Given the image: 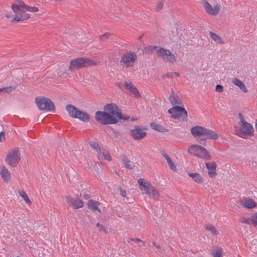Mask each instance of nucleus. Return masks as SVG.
I'll return each mask as SVG.
<instances>
[{
    "label": "nucleus",
    "instance_id": "39448f33",
    "mask_svg": "<svg viewBox=\"0 0 257 257\" xmlns=\"http://www.w3.org/2000/svg\"><path fill=\"white\" fill-rule=\"evenodd\" d=\"M96 62L95 60L90 59L86 57L78 58L72 60L69 63V70L73 71L74 69H79L83 67L95 65Z\"/></svg>",
    "mask_w": 257,
    "mask_h": 257
},
{
    "label": "nucleus",
    "instance_id": "7ed1b4c3",
    "mask_svg": "<svg viewBox=\"0 0 257 257\" xmlns=\"http://www.w3.org/2000/svg\"><path fill=\"white\" fill-rule=\"evenodd\" d=\"M190 132L194 137L197 138V142L203 146H206L207 139L216 140L218 138L215 132L201 126L192 127Z\"/></svg>",
    "mask_w": 257,
    "mask_h": 257
},
{
    "label": "nucleus",
    "instance_id": "6e6552de",
    "mask_svg": "<svg viewBox=\"0 0 257 257\" xmlns=\"http://www.w3.org/2000/svg\"><path fill=\"white\" fill-rule=\"evenodd\" d=\"M239 118H240L239 125H242V126L246 128V131L243 132L242 130H234L235 134L242 138H245L248 135H252L253 134V127L252 125L246 121L241 113L238 114Z\"/></svg>",
    "mask_w": 257,
    "mask_h": 257
},
{
    "label": "nucleus",
    "instance_id": "c9c22d12",
    "mask_svg": "<svg viewBox=\"0 0 257 257\" xmlns=\"http://www.w3.org/2000/svg\"><path fill=\"white\" fill-rule=\"evenodd\" d=\"M250 220L254 226H257V212L251 216Z\"/></svg>",
    "mask_w": 257,
    "mask_h": 257
},
{
    "label": "nucleus",
    "instance_id": "c03bdc74",
    "mask_svg": "<svg viewBox=\"0 0 257 257\" xmlns=\"http://www.w3.org/2000/svg\"><path fill=\"white\" fill-rule=\"evenodd\" d=\"M131 240L132 241H134L136 243H140V242H142V241L141 239H139V238H131V239H128V242H130Z\"/></svg>",
    "mask_w": 257,
    "mask_h": 257
},
{
    "label": "nucleus",
    "instance_id": "a878e982",
    "mask_svg": "<svg viewBox=\"0 0 257 257\" xmlns=\"http://www.w3.org/2000/svg\"><path fill=\"white\" fill-rule=\"evenodd\" d=\"M99 203L96 201L90 200L88 202V207L89 209L92 210H97L99 212H101L100 209L98 207Z\"/></svg>",
    "mask_w": 257,
    "mask_h": 257
},
{
    "label": "nucleus",
    "instance_id": "423d86ee",
    "mask_svg": "<svg viewBox=\"0 0 257 257\" xmlns=\"http://www.w3.org/2000/svg\"><path fill=\"white\" fill-rule=\"evenodd\" d=\"M95 118L98 123L103 125L116 124L118 122V119L116 117L104 110L96 111Z\"/></svg>",
    "mask_w": 257,
    "mask_h": 257
},
{
    "label": "nucleus",
    "instance_id": "603ef678",
    "mask_svg": "<svg viewBox=\"0 0 257 257\" xmlns=\"http://www.w3.org/2000/svg\"><path fill=\"white\" fill-rule=\"evenodd\" d=\"M255 128L256 130V131L257 132V119L256 120V122H255Z\"/></svg>",
    "mask_w": 257,
    "mask_h": 257
},
{
    "label": "nucleus",
    "instance_id": "6ab92c4d",
    "mask_svg": "<svg viewBox=\"0 0 257 257\" xmlns=\"http://www.w3.org/2000/svg\"><path fill=\"white\" fill-rule=\"evenodd\" d=\"M240 205L246 208H252L256 206V203L253 199L245 197L240 200Z\"/></svg>",
    "mask_w": 257,
    "mask_h": 257
},
{
    "label": "nucleus",
    "instance_id": "2f4dec72",
    "mask_svg": "<svg viewBox=\"0 0 257 257\" xmlns=\"http://www.w3.org/2000/svg\"><path fill=\"white\" fill-rule=\"evenodd\" d=\"M205 228L206 230L210 231L214 235H217L218 234V231L215 227L212 224H208L205 225Z\"/></svg>",
    "mask_w": 257,
    "mask_h": 257
},
{
    "label": "nucleus",
    "instance_id": "473e14b6",
    "mask_svg": "<svg viewBox=\"0 0 257 257\" xmlns=\"http://www.w3.org/2000/svg\"><path fill=\"white\" fill-rule=\"evenodd\" d=\"M89 144L90 147L96 150V151H97V152L98 153H101V150L100 147L99 146V144L97 143L92 141V142H89Z\"/></svg>",
    "mask_w": 257,
    "mask_h": 257
},
{
    "label": "nucleus",
    "instance_id": "4c0bfd02",
    "mask_svg": "<svg viewBox=\"0 0 257 257\" xmlns=\"http://www.w3.org/2000/svg\"><path fill=\"white\" fill-rule=\"evenodd\" d=\"M110 35V34L109 33H106L104 34L101 35L100 36V41H105L109 38Z\"/></svg>",
    "mask_w": 257,
    "mask_h": 257
},
{
    "label": "nucleus",
    "instance_id": "9d476101",
    "mask_svg": "<svg viewBox=\"0 0 257 257\" xmlns=\"http://www.w3.org/2000/svg\"><path fill=\"white\" fill-rule=\"evenodd\" d=\"M137 55L134 52L125 53L121 57L120 64L123 68L133 67L137 61Z\"/></svg>",
    "mask_w": 257,
    "mask_h": 257
},
{
    "label": "nucleus",
    "instance_id": "20e7f679",
    "mask_svg": "<svg viewBox=\"0 0 257 257\" xmlns=\"http://www.w3.org/2000/svg\"><path fill=\"white\" fill-rule=\"evenodd\" d=\"M139 187L143 194H147L150 198L157 200L159 197L158 190L154 187L151 182L145 181L144 179L140 178L138 180Z\"/></svg>",
    "mask_w": 257,
    "mask_h": 257
},
{
    "label": "nucleus",
    "instance_id": "72a5a7b5",
    "mask_svg": "<svg viewBox=\"0 0 257 257\" xmlns=\"http://www.w3.org/2000/svg\"><path fill=\"white\" fill-rule=\"evenodd\" d=\"M15 88V87L8 86L4 88H0L1 93H9L12 92Z\"/></svg>",
    "mask_w": 257,
    "mask_h": 257
},
{
    "label": "nucleus",
    "instance_id": "ddd939ff",
    "mask_svg": "<svg viewBox=\"0 0 257 257\" xmlns=\"http://www.w3.org/2000/svg\"><path fill=\"white\" fill-rule=\"evenodd\" d=\"M103 109L104 111L111 114L112 116L116 117L117 119L119 118L125 120L129 118L128 117H124L122 115L120 110L114 103H111L106 104L104 106Z\"/></svg>",
    "mask_w": 257,
    "mask_h": 257
},
{
    "label": "nucleus",
    "instance_id": "0eeeda50",
    "mask_svg": "<svg viewBox=\"0 0 257 257\" xmlns=\"http://www.w3.org/2000/svg\"><path fill=\"white\" fill-rule=\"evenodd\" d=\"M188 152L191 155L206 160H209L211 159V156L207 150L199 145L190 146L188 149Z\"/></svg>",
    "mask_w": 257,
    "mask_h": 257
},
{
    "label": "nucleus",
    "instance_id": "f704fd0d",
    "mask_svg": "<svg viewBox=\"0 0 257 257\" xmlns=\"http://www.w3.org/2000/svg\"><path fill=\"white\" fill-rule=\"evenodd\" d=\"M100 154H102L104 157V159L108 161L111 160V156L109 153V152L106 150H103V152Z\"/></svg>",
    "mask_w": 257,
    "mask_h": 257
},
{
    "label": "nucleus",
    "instance_id": "b1692460",
    "mask_svg": "<svg viewBox=\"0 0 257 257\" xmlns=\"http://www.w3.org/2000/svg\"><path fill=\"white\" fill-rule=\"evenodd\" d=\"M66 109L68 112L69 115L72 117L74 118L76 116V113L79 109L72 105L68 104L66 106Z\"/></svg>",
    "mask_w": 257,
    "mask_h": 257
},
{
    "label": "nucleus",
    "instance_id": "09e8293b",
    "mask_svg": "<svg viewBox=\"0 0 257 257\" xmlns=\"http://www.w3.org/2000/svg\"><path fill=\"white\" fill-rule=\"evenodd\" d=\"M165 76H166L167 77H168V78H169V77H172L173 76V73H168L166 74L165 75Z\"/></svg>",
    "mask_w": 257,
    "mask_h": 257
},
{
    "label": "nucleus",
    "instance_id": "3c124183",
    "mask_svg": "<svg viewBox=\"0 0 257 257\" xmlns=\"http://www.w3.org/2000/svg\"><path fill=\"white\" fill-rule=\"evenodd\" d=\"M153 245H154L155 247H156L157 248H159L160 247V246H159V245H156V244H155V242H153Z\"/></svg>",
    "mask_w": 257,
    "mask_h": 257
},
{
    "label": "nucleus",
    "instance_id": "c756f323",
    "mask_svg": "<svg viewBox=\"0 0 257 257\" xmlns=\"http://www.w3.org/2000/svg\"><path fill=\"white\" fill-rule=\"evenodd\" d=\"M121 159L123 162L125 167L128 169L132 170L133 169V167L131 165V162L130 160L128 159L127 157L123 154L121 155Z\"/></svg>",
    "mask_w": 257,
    "mask_h": 257
},
{
    "label": "nucleus",
    "instance_id": "37998d69",
    "mask_svg": "<svg viewBox=\"0 0 257 257\" xmlns=\"http://www.w3.org/2000/svg\"><path fill=\"white\" fill-rule=\"evenodd\" d=\"M215 90L218 92H222L223 91V87L221 85H217L215 87Z\"/></svg>",
    "mask_w": 257,
    "mask_h": 257
},
{
    "label": "nucleus",
    "instance_id": "f8f14e48",
    "mask_svg": "<svg viewBox=\"0 0 257 257\" xmlns=\"http://www.w3.org/2000/svg\"><path fill=\"white\" fill-rule=\"evenodd\" d=\"M157 56L164 61L172 64L177 60L176 56L169 50L163 48L158 49Z\"/></svg>",
    "mask_w": 257,
    "mask_h": 257
},
{
    "label": "nucleus",
    "instance_id": "1a4fd4ad",
    "mask_svg": "<svg viewBox=\"0 0 257 257\" xmlns=\"http://www.w3.org/2000/svg\"><path fill=\"white\" fill-rule=\"evenodd\" d=\"M36 103L40 110L53 111L55 110V107L51 100L43 96L37 97L35 98Z\"/></svg>",
    "mask_w": 257,
    "mask_h": 257
},
{
    "label": "nucleus",
    "instance_id": "4468645a",
    "mask_svg": "<svg viewBox=\"0 0 257 257\" xmlns=\"http://www.w3.org/2000/svg\"><path fill=\"white\" fill-rule=\"evenodd\" d=\"M203 7L206 12L212 16H216L218 13L220 8V6L217 4L212 7L207 1L203 2Z\"/></svg>",
    "mask_w": 257,
    "mask_h": 257
},
{
    "label": "nucleus",
    "instance_id": "aec40b11",
    "mask_svg": "<svg viewBox=\"0 0 257 257\" xmlns=\"http://www.w3.org/2000/svg\"><path fill=\"white\" fill-rule=\"evenodd\" d=\"M206 168L208 169V175L211 178H213L216 174V165L215 162H211L205 164Z\"/></svg>",
    "mask_w": 257,
    "mask_h": 257
},
{
    "label": "nucleus",
    "instance_id": "2eb2a0df",
    "mask_svg": "<svg viewBox=\"0 0 257 257\" xmlns=\"http://www.w3.org/2000/svg\"><path fill=\"white\" fill-rule=\"evenodd\" d=\"M66 201L67 203L75 209H78L83 206L84 203L83 201L77 198L74 199L70 196L66 197Z\"/></svg>",
    "mask_w": 257,
    "mask_h": 257
},
{
    "label": "nucleus",
    "instance_id": "79ce46f5",
    "mask_svg": "<svg viewBox=\"0 0 257 257\" xmlns=\"http://www.w3.org/2000/svg\"><path fill=\"white\" fill-rule=\"evenodd\" d=\"M119 190L120 191V194L122 197H125L126 195V191L125 190H123L122 188L121 187H119Z\"/></svg>",
    "mask_w": 257,
    "mask_h": 257
},
{
    "label": "nucleus",
    "instance_id": "58836bf2",
    "mask_svg": "<svg viewBox=\"0 0 257 257\" xmlns=\"http://www.w3.org/2000/svg\"><path fill=\"white\" fill-rule=\"evenodd\" d=\"M96 226L99 227V230L100 231L103 232L104 233H107V230L106 228L102 224H100L99 223H97L96 224Z\"/></svg>",
    "mask_w": 257,
    "mask_h": 257
},
{
    "label": "nucleus",
    "instance_id": "5701e85b",
    "mask_svg": "<svg viewBox=\"0 0 257 257\" xmlns=\"http://www.w3.org/2000/svg\"><path fill=\"white\" fill-rule=\"evenodd\" d=\"M232 82L235 86H238L243 92L246 93L247 92V89L244 84L238 78H234Z\"/></svg>",
    "mask_w": 257,
    "mask_h": 257
},
{
    "label": "nucleus",
    "instance_id": "9b49d317",
    "mask_svg": "<svg viewBox=\"0 0 257 257\" xmlns=\"http://www.w3.org/2000/svg\"><path fill=\"white\" fill-rule=\"evenodd\" d=\"M20 160V154L17 148L10 150L7 153L5 159L7 163L12 167H16Z\"/></svg>",
    "mask_w": 257,
    "mask_h": 257
},
{
    "label": "nucleus",
    "instance_id": "f3484780",
    "mask_svg": "<svg viewBox=\"0 0 257 257\" xmlns=\"http://www.w3.org/2000/svg\"><path fill=\"white\" fill-rule=\"evenodd\" d=\"M122 84L126 88L130 90L134 97L136 98L141 97L140 92L131 82L124 81Z\"/></svg>",
    "mask_w": 257,
    "mask_h": 257
},
{
    "label": "nucleus",
    "instance_id": "4be33fe9",
    "mask_svg": "<svg viewBox=\"0 0 257 257\" xmlns=\"http://www.w3.org/2000/svg\"><path fill=\"white\" fill-rule=\"evenodd\" d=\"M188 175L196 183L198 184L203 183L204 179L202 176L199 173L187 172Z\"/></svg>",
    "mask_w": 257,
    "mask_h": 257
},
{
    "label": "nucleus",
    "instance_id": "c85d7f7f",
    "mask_svg": "<svg viewBox=\"0 0 257 257\" xmlns=\"http://www.w3.org/2000/svg\"><path fill=\"white\" fill-rule=\"evenodd\" d=\"M18 193L20 196L23 198V199L28 204L30 205L32 204V201L30 200L26 192L24 190H19L18 191Z\"/></svg>",
    "mask_w": 257,
    "mask_h": 257
},
{
    "label": "nucleus",
    "instance_id": "ea45409f",
    "mask_svg": "<svg viewBox=\"0 0 257 257\" xmlns=\"http://www.w3.org/2000/svg\"><path fill=\"white\" fill-rule=\"evenodd\" d=\"M239 221L241 223H245L247 224H249L250 223V220L249 219L245 218L244 217H240L239 219Z\"/></svg>",
    "mask_w": 257,
    "mask_h": 257
},
{
    "label": "nucleus",
    "instance_id": "49530a36",
    "mask_svg": "<svg viewBox=\"0 0 257 257\" xmlns=\"http://www.w3.org/2000/svg\"><path fill=\"white\" fill-rule=\"evenodd\" d=\"M240 128H238V127L237 126H234V128L235 130H242L243 131V132H244V131H246V128L245 127H244L243 126H242V125H240Z\"/></svg>",
    "mask_w": 257,
    "mask_h": 257
},
{
    "label": "nucleus",
    "instance_id": "a18cd8bd",
    "mask_svg": "<svg viewBox=\"0 0 257 257\" xmlns=\"http://www.w3.org/2000/svg\"><path fill=\"white\" fill-rule=\"evenodd\" d=\"M5 139V133L1 132L0 133V142H2L3 140Z\"/></svg>",
    "mask_w": 257,
    "mask_h": 257
},
{
    "label": "nucleus",
    "instance_id": "f03ea898",
    "mask_svg": "<svg viewBox=\"0 0 257 257\" xmlns=\"http://www.w3.org/2000/svg\"><path fill=\"white\" fill-rule=\"evenodd\" d=\"M169 100L173 106L169 109L168 112L171 114V117L178 119L181 117L186 118L187 112L183 107L182 100L179 96L175 94L173 90H171Z\"/></svg>",
    "mask_w": 257,
    "mask_h": 257
},
{
    "label": "nucleus",
    "instance_id": "e433bc0d",
    "mask_svg": "<svg viewBox=\"0 0 257 257\" xmlns=\"http://www.w3.org/2000/svg\"><path fill=\"white\" fill-rule=\"evenodd\" d=\"M159 48H162L161 47L155 46H150L148 47V50L151 52L152 53L156 51V54L157 55V52L158 51Z\"/></svg>",
    "mask_w": 257,
    "mask_h": 257
},
{
    "label": "nucleus",
    "instance_id": "de8ad7c7",
    "mask_svg": "<svg viewBox=\"0 0 257 257\" xmlns=\"http://www.w3.org/2000/svg\"><path fill=\"white\" fill-rule=\"evenodd\" d=\"M83 197L86 199H88L90 198V195L88 193H84L83 194Z\"/></svg>",
    "mask_w": 257,
    "mask_h": 257
},
{
    "label": "nucleus",
    "instance_id": "bb28decb",
    "mask_svg": "<svg viewBox=\"0 0 257 257\" xmlns=\"http://www.w3.org/2000/svg\"><path fill=\"white\" fill-rule=\"evenodd\" d=\"M222 248L217 246H214L212 247L211 254L213 257H222Z\"/></svg>",
    "mask_w": 257,
    "mask_h": 257
},
{
    "label": "nucleus",
    "instance_id": "a19ab883",
    "mask_svg": "<svg viewBox=\"0 0 257 257\" xmlns=\"http://www.w3.org/2000/svg\"><path fill=\"white\" fill-rule=\"evenodd\" d=\"M163 3L162 2H158L156 6V10L159 11L163 8Z\"/></svg>",
    "mask_w": 257,
    "mask_h": 257
},
{
    "label": "nucleus",
    "instance_id": "dca6fc26",
    "mask_svg": "<svg viewBox=\"0 0 257 257\" xmlns=\"http://www.w3.org/2000/svg\"><path fill=\"white\" fill-rule=\"evenodd\" d=\"M131 132L132 136L135 140H141L147 135V133L139 127L131 130Z\"/></svg>",
    "mask_w": 257,
    "mask_h": 257
},
{
    "label": "nucleus",
    "instance_id": "8fccbe9b",
    "mask_svg": "<svg viewBox=\"0 0 257 257\" xmlns=\"http://www.w3.org/2000/svg\"><path fill=\"white\" fill-rule=\"evenodd\" d=\"M173 75H174L176 77H179L180 76V74L178 72H174V73H173Z\"/></svg>",
    "mask_w": 257,
    "mask_h": 257
},
{
    "label": "nucleus",
    "instance_id": "f257e3e1",
    "mask_svg": "<svg viewBox=\"0 0 257 257\" xmlns=\"http://www.w3.org/2000/svg\"><path fill=\"white\" fill-rule=\"evenodd\" d=\"M11 8L15 14V16L8 13L5 15L8 19H11V22H18L29 19L30 15L27 13V12L35 13L39 11L38 7L28 6L21 0H16L12 4Z\"/></svg>",
    "mask_w": 257,
    "mask_h": 257
},
{
    "label": "nucleus",
    "instance_id": "cd10ccee",
    "mask_svg": "<svg viewBox=\"0 0 257 257\" xmlns=\"http://www.w3.org/2000/svg\"><path fill=\"white\" fill-rule=\"evenodd\" d=\"M150 126L152 129L160 132H165L166 131V129L163 125L154 122H151Z\"/></svg>",
    "mask_w": 257,
    "mask_h": 257
},
{
    "label": "nucleus",
    "instance_id": "412c9836",
    "mask_svg": "<svg viewBox=\"0 0 257 257\" xmlns=\"http://www.w3.org/2000/svg\"><path fill=\"white\" fill-rule=\"evenodd\" d=\"M74 118L79 119L81 121L85 122H88L90 120L89 115L85 112L81 111L80 109L76 113Z\"/></svg>",
    "mask_w": 257,
    "mask_h": 257
},
{
    "label": "nucleus",
    "instance_id": "864d4df0",
    "mask_svg": "<svg viewBox=\"0 0 257 257\" xmlns=\"http://www.w3.org/2000/svg\"><path fill=\"white\" fill-rule=\"evenodd\" d=\"M116 175H118V173L117 172H115Z\"/></svg>",
    "mask_w": 257,
    "mask_h": 257
},
{
    "label": "nucleus",
    "instance_id": "7c9ffc66",
    "mask_svg": "<svg viewBox=\"0 0 257 257\" xmlns=\"http://www.w3.org/2000/svg\"><path fill=\"white\" fill-rule=\"evenodd\" d=\"M209 36L211 37V38L215 42L218 44L223 43L221 38L218 35H216L215 33L212 32H210Z\"/></svg>",
    "mask_w": 257,
    "mask_h": 257
},
{
    "label": "nucleus",
    "instance_id": "a211bd4d",
    "mask_svg": "<svg viewBox=\"0 0 257 257\" xmlns=\"http://www.w3.org/2000/svg\"><path fill=\"white\" fill-rule=\"evenodd\" d=\"M0 175L5 182H8L11 178V173L5 166L0 167Z\"/></svg>",
    "mask_w": 257,
    "mask_h": 257
},
{
    "label": "nucleus",
    "instance_id": "393cba45",
    "mask_svg": "<svg viewBox=\"0 0 257 257\" xmlns=\"http://www.w3.org/2000/svg\"><path fill=\"white\" fill-rule=\"evenodd\" d=\"M161 155L164 157V158L166 160L168 165L169 166L171 169L174 171H176V167L174 164L173 161L169 157V156L164 151H162L161 152Z\"/></svg>",
    "mask_w": 257,
    "mask_h": 257
}]
</instances>
